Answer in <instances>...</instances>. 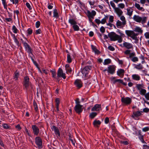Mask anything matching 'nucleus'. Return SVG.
<instances>
[{
    "label": "nucleus",
    "mask_w": 149,
    "mask_h": 149,
    "mask_svg": "<svg viewBox=\"0 0 149 149\" xmlns=\"http://www.w3.org/2000/svg\"><path fill=\"white\" fill-rule=\"evenodd\" d=\"M72 60L70 54H68L67 55V61L68 63H70L72 62Z\"/></svg>",
    "instance_id": "4c0bfd02"
},
{
    "label": "nucleus",
    "mask_w": 149,
    "mask_h": 149,
    "mask_svg": "<svg viewBox=\"0 0 149 149\" xmlns=\"http://www.w3.org/2000/svg\"><path fill=\"white\" fill-rule=\"evenodd\" d=\"M118 6L119 8L123 9L124 8L125 6L124 4L120 3L118 4Z\"/></svg>",
    "instance_id": "052dcab7"
},
{
    "label": "nucleus",
    "mask_w": 149,
    "mask_h": 149,
    "mask_svg": "<svg viewBox=\"0 0 149 149\" xmlns=\"http://www.w3.org/2000/svg\"><path fill=\"white\" fill-rule=\"evenodd\" d=\"M101 105L100 104H96L94 105V107L91 109V111H98L101 110Z\"/></svg>",
    "instance_id": "dca6fc26"
},
{
    "label": "nucleus",
    "mask_w": 149,
    "mask_h": 149,
    "mask_svg": "<svg viewBox=\"0 0 149 149\" xmlns=\"http://www.w3.org/2000/svg\"><path fill=\"white\" fill-rule=\"evenodd\" d=\"M114 10L119 16H121L123 13L122 11L118 8H115Z\"/></svg>",
    "instance_id": "bb28decb"
},
{
    "label": "nucleus",
    "mask_w": 149,
    "mask_h": 149,
    "mask_svg": "<svg viewBox=\"0 0 149 149\" xmlns=\"http://www.w3.org/2000/svg\"><path fill=\"white\" fill-rule=\"evenodd\" d=\"M88 18H94V16H93V15H92L91 13L90 12H88Z\"/></svg>",
    "instance_id": "0e129e2a"
},
{
    "label": "nucleus",
    "mask_w": 149,
    "mask_h": 149,
    "mask_svg": "<svg viewBox=\"0 0 149 149\" xmlns=\"http://www.w3.org/2000/svg\"><path fill=\"white\" fill-rule=\"evenodd\" d=\"M111 62V60L110 59L107 58L104 60L103 64L104 65H107L110 64Z\"/></svg>",
    "instance_id": "473e14b6"
},
{
    "label": "nucleus",
    "mask_w": 149,
    "mask_h": 149,
    "mask_svg": "<svg viewBox=\"0 0 149 149\" xmlns=\"http://www.w3.org/2000/svg\"><path fill=\"white\" fill-rule=\"evenodd\" d=\"M136 87L137 88V90L139 91L141 89H143L142 88L143 87V86L142 84H137L136 85Z\"/></svg>",
    "instance_id": "a19ab883"
},
{
    "label": "nucleus",
    "mask_w": 149,
    "mask_h": 149,
    "mask_svg": "<svg viewBox=\"0 0 149 149\" xmlns=\"http://www.w3.org/2000/svg\"><path fill=\"white\" fill-rule=\"evenodd\" d=\"M68 22L71 25H72V27L74 31H78L79 30V28L78 25H77V22L72 17H70L68 20Z\"/></svg>",
    "instance_id": "20e7f679"
},
{
    "label": "nucleus",
    "mask_w": 149,
    "mask_h": 149,
    "mask_svg": "<svg viewBox=\"0 0 149 149\" xmlns=\"http://www.w3.org/2000/svg\"><path fill=\"white\" fill-rule=\"evenodd\" d=\"M75 103L76 105H81L80 104V102L79 100V98H77L75 100Z\"/></svg>",
    "instance_id": "6e6d98bb"
},
{
    "label": "nucleus",
    "mask_w": 149,
    "mask_h": 149,
    "mask_svg": "<svg viewBox=\"0 0 149 149\" xmlns=\"http://www.w3.org/2000/svg\"><path fill=\"white\" fill-rule=\"evenodd\" d=\"M91 47L93 51L96 54H98L99 53V51L93 45H91Z\"/></svg>",
    "instance_id": "2f4dec72"
},
{
    "label": "nucleus",
    "mask_w": 149,
    "mask_h": 149,
    "mask_svg": "<svg viewBox=\"0 0 149 149\" xmlns=\"http://www.w3.org/2000/svg\"><path fill=\"white\" fill-rule=\"evenodd\" d=\"M144 35L146 39H149V33L148 32H146L144 33Z\"/></svg>",
    "instance_id": "338daca9"
},
{
    "label": "nucleus",
    "mask_w": 149,
    "mask_h": 149,
    "mask_svg": "<svg viewBox=\"0 0 149 149\" xmlns=\"http://www.w3.org/2000/svg\"><path fill=\"white\" fill-rule=\"evenodd\" d=\"M108 17L107 16H105V17L102 19L100 21V23L102 24H104L106 22L107 20L108 19Z\"/></svg>",
    "instance_id": "58836bf2"
},
{
    "label": "nucleus",
    "mask_w": 149,
    "mask_h": 149,
    "mask_svg": "<svg viewBox=\"0 0 149 149\" xmlns=\"http://www.w3.org/2000/svg\"><path fill=\"white\" fill-rule=\"evenodd\" d=\"M134 32V31L131 30H126L125 31L126 34L128 36L130 37L131 35H132V34Z\"/></svg>",
    "instance_id": "f704fd0d"
},
{
    "label": "nucleus",
    "mask_w": 149,
    "mask_h": 149,
    "mask_svg": "<svg viewBox=\"0 0 149 149\" xmlns=\"http://www.w3.org/2000/svg\"><path fill=\"white\" fill-rule=\"evenodd\" d=\"M125 24V22H121L119 20H117L116 24V27L118 28H121L123 27Z\"/></svg>",
    "instance_id": "4468645a"
},
{
    "label": "nucleus",
    "mask_w": 149,
    "mask_h": 149,
    "mask_svg": "<svg viewBox=\"0 0 149 149\" xmlns=\"http://www.w3.org/2000/svg\"><path fill=\"white\" fill-rule=\"evenodd\" d=\"M138 35V34L135 33L134 32L132 34V35L130 36L131 38L133 40H135L136 41H138V40L137 38V36Z\"/></svg>",
    "instance_id": "c85d7f7f"
},
{
    "label": "nucleus",
    "mask_w": 149,
    "mask_h": 149,
    "mask_svg": "<svg viewBox=\"0 0 149 149\" xmlns=\"http://www.w3.org/2000/svg\"><path fill=\"white\" fill-rule=\"evenodd\" d=\"M13 40H14V41L15 42L16 44L17 45L18 47H19L20 46V44L19 41L17 39V38L13 39Z\"/></svg>",
    "instance_id": "37998d69"
},
{
    "label": "nucleus",
    "mask_w": 149,
    "mask_h": 149,
    "mask_svg": "<svg viewBox=\"0 0 149 149\" xmlns=\"http://www.w3.org/2000/svg\"><path fill=\"white\" fill-rule=\"evenodd\" d=\"M129 55V57L130 59H131L132 57H133L135 55V53L134 52L131 53H130Z\"/></svg>",
    "instance_id": "4d7b16f0"
},
{
    "label": "nucleus",
    "mask_w": 149,
    "mask_h": 149,
    "mask_svg": "<svg viewBox=\"0 0 149 149\" xmlns=\"http://www.w3.org/2000/svg\"><path fill=\"white\" fill-rule=\"evenodd\" d=\"M134 31L137 32L138 34H142L143 32V30L141 28L139 27L136 26L134 29Z\"/></svg>",
    "instance_id": "5701e85b"
},
{
    "label": "nucleus",
    "mask_w": 149,
    "mask_h": 149,
    "mask_svg": "<svg viewBox=\"0 0 149 149\" xmlns=\"http://www.w3.org/2000/svg\"><path fill=\"white\" fill-rule=\"evenodd\" d=\"M101 124V122L99 120H95L93 122V124L94 126L98 127Z\"/></svg>",
    "instance_id": "cd10ccee"
},
{
    "label": "nucleus",
    "mask_w": 149,
    "mask_h": 149,
    "mask_svg": "<svg viewBox=\"0 0 149 149\" xmlns=\"http://www.w3.org/2000/svg\"><path fill=\"white\" fill-rule=\"evenodd\" d=\"M142 112V111H134L133 113V114L132 115V117L133 118H137L141 115V113Z\"/></svg>",
    "instance_id": "aec40b11"
},
{
    "label": "nucleus",
    "mask_w": 149,
    "mask_h": 149,
    "mask_svg": "<svg viewBox=\"0 0 149 149\" xmlns=\"http://www.w3.org/2000/svg\"><path fill=\"white\" fill-rule=\"evenodd\" d=\"M40 25V22L39 21H38L36 23V28H38L39 27Z\"/></svg>",
    "instance_id": "680f3d73"
},
{
    "label": "nucleus",
    "mask_w": 149,
    "mask_h": 149,
    "mask_svg": "<svg viewBox=\"0 0 149 149\" xmlns=\"http://www.w3.org/2000/svg\"><path fill=\"white\" fill-rule=\"evenodd\" d=\"M65 70L67 73H70L72 72V69L70 67L66 68Z\"/></svg>",
    "instance_id": "8fccbe9b"
},
{
    "label": "nucleus",
    "mask_w": 149,
    "mask_h": 149,
    "mask_svg": "<svg viewBox=\"0 0 149 149\" xmlns=\"http://www.w3.org/2000/svg\"><path fill=\"white\" fill-rule=\"evenodd\" d=\"M33 106L35 110L37 111L38 110V107L37 104L36 102H33Z\"/></svg>",
    "instance_id": "3c124183"
},
{
    "label": "nucleus",
    "mask_w": 149,
    "mask_h": 149,
    "mask_svg": "<svg viewBox=\"0 0 149 149\" xmlns=\"http://www.w3.org/2000/svg\"><path fill=\"white\" fill-rule=\"evenodd\" d=\"M132 79L135 80L139 81L140 79V76L138 74H134L132 75Z\"/></svg>",
    "instance_id": "393cba45"
},
{
    "label": "nucleus",
    "mask_w": 149,
    "mask_h": 149,
    "mask_svg": "<svg viewBox=\"0 0 149 149\" xmlns=\"http://www.w3.org/2000/svg\"><path fill=\"white\" fill-rule=\"evenodd\" d=\"M114 17L113 16H110L109 17V22L112 23L113 21Z\"/></svg>",
    "instance_id": "5fc2aeb1"
},
{
    "label": "nucleus",
    "mask_w": 149,
    "mask_h": 149,
    "mask_svg": "<svg viewBox=\"0 0 149 149\" xmlns=\"http://www.w3.org/2000/svg\"><path fill=\"white\" fill-rule=\"evenodd\" d=\"M9 17L10 18H5V19L6 22H10L12 21V15H10Z\"/></svg>",
    "instance_id": "de8ad7c7"
},
{
    "label": "nucleus",
    "mask_w": 149,
    "mask_h": 149,
    "mask_svg": "<svg viewBox=\"0 0 149 149\" xmlns=\"http://www.w3.org/2000/svg\"><path fill=\"white\" fill-rule=\"evenodd\" d=\"M123 47H125L127 49H130L133 48V45L130 43L124 42L123 43Z\"/></svg>",
    "instance_id": "f3484780"
},
{
    "label": "nucleus",
    "mask_w": 149,
    "mask_h": 149,
    "mask_svg": "<svg viewBox=\"0 0 149 149\" xmlns=\"http://www.w3.org/2000/svg\"><path fill=\"white\" fill-rule=\"evenodd\" d=\"M133 19L135 22L138 23H141L143 24L146 22L147 17H141L139 15H134Z\"/></svg>",
    "instance_id": "f03ea898"
},
{
    "label": "nucleus",
    "mask_w": 149,
    "mask_h": 149,
    "mask_svg": "<svg viewBox=\"0 0 149 149\" xmlns=\"http://www.w3.org/2000/svg\"><path fill=\"white\" fill-rule=\"evenodd\" d=\"M2 4L4 8L5 9H7V5L6 3V0H1Z\"/></svg>",
    "instance_id": "a18cd8bd"
},
{
    "label": "nucleus",
    "mask_w": 149,
    "mask_h": 149,
    "mask_svg": "<svg viewBox=\"0 0 149 149\" xmlns=\"http://www.w3.org/2000/svg\"><path fill=\"white\" fill-rule=\"evenodd\" d=\"M57 75H58V80H59L60 77H61L64 79L66 78L65 74L63 73V70L60 68H59L58 70Z\"/></svg>",
    "instance_id": "9b49d317"
},
{
    "label": "nucleus",
    "mask_w": 149,
    "mask_h": 149,
    "mask_svg": "<svg viewBox=\"0 0 149 149\" xmlns=\"http://www.w3.org/2000/svg\"><path fill=\"white\" fill-rule=\"evenodd\" d=\"M133 65L134 66V68L138 70H141L143 68V65L140 63L138 64H133Z\"/></svg>",
    "instance_id": "4be33fe9"
},
{
    "label": "nucleus",
    "mask_w": 149,
    "mask_h": 149,
    "mask_svg": "<svg viewBox=\"0 0 149 149\" xmlns=\"http://www.w3.org/2000/svg\"><path fill=\"white\" fill-rule=\"evenodd\" d=\"M131 61H132L133 62H137L139 61V59L137 57L134 56L131 59Z\"/></svg>",
    "instance_id": "ea45409f"
},
{
    "label": "nucleus",
    "mask_w": 149,
    "mask_h": 149,
    "mask_svg": "<svg viewBox=\"0 0 149 149\" xmlns=\"http://www.w3.org/2000/svg\"><path fill=\"white\" fill-rule=\"evenodd\" d=\"M127 15L130 16H131L132 14L133 10L131 8H127Z\"/></svg>",
    "instance_id": "7c9ffc66"
},
{
    "label": "nucleus",
    "mask_w": 149,
    "mask_h": 149,
    "mask_svg": "<svg viewBox=\"0 0 149 149\" xmlns=\"http://www.w3.org/2000/svg\"><path fill=\"white\" fill-rule=\"evenodd\" d=\"M111 81L113 84H116V82H118L119 83L121 84L122 83L123 80L119 79H116L115 77H112L110 78Z\"/></svg>",
    "instance_id": "6ab92c4d"
},
{
    "label": "nucleus",
    "mask_w": 149,
    "mask_h": 149,
    "mask_svg": "<svg viewBox=\"0 0 149 149\" xmlns=\"http://www.w3.org/2000/svg\"><path fill=\"white\" fill-rule=\"evenodd\" d=\"M135 134L138 136V138L139 140L143 143H146L143 139V135H142L141 134V132L140 130H138L137 131H135Z\"/></svg>",
    "instance_id": "0eeeda50"
},
{
    "label": "nucleus",
    "mask_w": 149,
    "mask_h": 149,
    "mask_svg": "<svg viewBox=\"0 0 149 149\" xmlns=\"http://www.w3.org/2000/svg\"><path fill=\"white\" fill-rule=\"evenodd\" d=\"M53 17L56 19L58 18L59 17L58 10L56 9H54V10Z\"/></svg>",
    "instance_id": "c756f323"
},
{
    "label": "nucleus",
    "mask_w": 149,
    "mask_h": 149,
    "mask_svg": "<svg viewBox=\"0 0 149 149\" xmlns=\"http://www.w3.org/2000/svg\"><path fill=\"white\" fill-rule=\"evenodd\" d=\"M19 73L18 72H17V71H16L15 73V76H14V79H15V80H17L18 79V78L19 77Z\"/></svg>",
    "instance_id": "49530a36"
},
{
    "label": "nucleus",
    "mask_w": 149,
    "mask_h": 149,
    "mask_svg": "<svg viewBox=\"0 0 149 149\" xmlns=\"http://www.w3.org/2000/svg\"><path fill=\"white\" fill-rule=\"evenodd\" d=\"M34 135L37 136L39 132V129L36 125H33L31 126Z\"/></svg>",
    "instance_id": "ddd939ff"
},
{
    "label": "nucleus",
    "mask_w": 149,
    "mask_h": 149,
    "mask_svg": "<svg viewBox=\"0 0 149 149\" xmlns=\"http://www.w3.org/2000/svg\"><path fill=\"white\" fill-rule=\"evenodd\" d=\"M35 142L39 148H42V141L40 137L39 136L36 137L35 139Z\"/></svg>",
    "instance_id": "6e6552de"
},
{
    "label": "nucleus",
    "mask_w": 149,
    "mask_h": 149,
    "mask_svg": "<svg viewBox=\"0 0 149 149\" xmlns=\"http://www.w3.org/2000/svg\"><path fill=\"white\" fill-rule=\"evenodd\" d=\"M125 73L124 70L123 69H120L118 70L117 72V75L121 78H123L124 75Z\"/></svg>",
    "instance_id": "a211bd4d"
},
{
    "label": "nucleus",
    "mask_w": 149,
    "mask_h": 149,
    "mask_svg": "<svg viewBox=\"0 0 149 149\" xmlns=\"http://www.w3.org/2000/svg\"><path fill=\"white\" fill-rule=\"evenodd\" d=\"M139 94L142 95H145L146 93V89L143 88L139 91Z\"/></svg>",
    "instance_id": "72a5a7b5"
},
{
    "label": "nucleus",
    "mask_w": 149,
    "mask_h": 149,
    "mask_svg": "<svg viewBox=\"0 0 149 149\" xmlns=\"http://www.w3.org/2000/svg\"><path fill=\"white\" fill-rule=\"evenodd\" d=\"M116 66L114 65H109L107 67V72L108 73L113 74L115 72Z\"/></svg>",
    "instance_id": "1a4fd4ad"
},
{
    "label": "nucleus",
    "mask_w": 149,
    "mask_h": 149,
    "mask_svg": "<svg viewBox=\"0 0 149 149\" xmlns=\"http://www.w3.org/2000/svg\"><path fill=\"white\" fill-rule=\"evenodd\" d=\"M50 72L52 73V77L53 78H54L55 79H56L59 81V80H58V75L56 76V72L54 70H51Z\"/></svg>",
    "instance_id": "a878e982"
},
{
    "label": "nucleus",
    "mask_w": 149,
    "mask_h": 149,
    "mask_svg": "<svg viewBox=\"0 0 149 149\" xmlns=\"http://www.w3.org/2000/svg\"><path fill=\"white\" fill-rule=\"evenodd\" d=\"M26 50L29 54H31L33 55V50L31 48L29 45L27 43H24V45Z\"/></svg>",
    "instance_id": "f8f14e48"
},
{
    "label": "nucleus",
    "mask_w": 149,
    "mask_h": 149,
    "mask_svg": "<svg viewBox=\"0 0 149 149\" xmlns=\"http://www.w3.org/2000/svg\"><path fill=\"white\" fill-rule=\"evenodd\" d=\"M41 30L40 29H38L36 30L35 31V33L36 34H40L41 33Z\"/></svg>",
    "instance_id": "bf43d9fd"
},
{
    "label": "nucleus",
    "mask_w": 149,
    "mask_h": 149,
    "mask_svg": "<svg viewBox=\"0 0 149 149\" xmlns=\"http://www.w3.org/2000/svg\"><path fill=\"white\" fill-rule=\"evenodd\" d=\"M74 84L78 88H80L82 86L81 81L80 79H76L74 82Z\"/></svg>",
    "instance_id": "2eb2a0df"
},
{
    "label": "nucleus",
    "mask_w": 149,
    "mask_h": 149,
    "mask_svg": "<svg viewBox=\"0 0 149 149\" xmlns=\"http://www.w3.org/2000/svg\"><path fill=\"white\" fill-rule=\"evenodd\" d=\"M108 49L111 51H114L115 50L114 48L111 45H110L108 47Z\"/></svg>",
    "instance_id": "13d9d810"
},
{
    "label": "nucleus",
    "mask_w": 149,
    "mask_h": 149,
    "mask_svg": "<svg viewBox=\"0 0 149 149\" xmlns=\"http://www.w3.org/2000/svg\"><path fill=\"white\" fill-rule=\"evenodd\" d=\"M2 125L3 127L5 129H9L10 128V126L8 125L7 124L4 123Z\"/></svg>",
    "instance_id": "c03bdc74"
},
{
    "label": "nucleus",
    "mask_w": 149,
    "mask_h": 149,
    "mask_svg": "<svg viewBox=\"0 0 149 149\" xmlns=\"http://www.w3.org/2000/svg\"><path fill=\"white\" fill-rule=\"evenodd\" d=\"M108 35L111 41H115L118 40L119 43L121 42L122 41V39L121 36L113 32L109 33Z\"/></svg>",
    "instance_id": "f257e3e1"
},
{
    "label": "nucleus",
    "mask_w": 149,
    "mask_h": 149,
    "mask_svg": "<svg viewBox=\"0 0 149 149\" xmlns=\"http://www.w3.org/2000/svg\"><path fill=\"white\" fill-rule=\"evenodd\" d=\"M145 97L147 100H149V92L146 93L145 95Z\"/></svg>",
    "instance_id": "774afa93"
},
{
    "label": "nucleus",
    "mask_w": 149,
    "mask_h": 149,
    "mask_svg": "<svg viewBox=\"0 0 149 149\" xmlns=\"http://www.w3.org/2000/svg\"><path fill=\"white\" fill-rule=\"evenodd\" d=\"M97 114V113L96 112H92L89 115V117L93 119L95 117Z\"/></svg>",
    "instance_id": "e433bc0d"
},
{
    "label": "nucleus",
    "mask_w": 149,
    "mask_h": 149,
    "mask_svg": "<svg viewBox=\"0 0 149 149\" xmlns=\"http://www.w3.org/2000/svg\"><path fill=\"white\" fill-rule=\"evenodd\" d=\"M120 19L122 21V22H125V24H126V22L125 18L124 16H121L120 17Z\"/></svg>",
    "instance_id": "864d4df0"
},
{
    "label": "nucleus",
    "mask_w": 149,
    "mask_h": 149,
    "mask_svg": "<svg viewBox=\"0 0 149 149\" xmlns=\"http://www.w3.org/2000/svg\"><path fill=\"white\" fill-rule=\"evenodd\" d=\"M56 106H59L60 103V100L59 98H56L55 99Z\"/></svg>",
    "instance_id": "79ce46f5"
},
{
    "label": "nucleus",
    "mask_w": 149,
    "mask_h": 149,
    "mask_svg": "<svg viewBox=\"0 0 149 149\" xmlns=\"http://www.w3.org/2000/svg\"><path fill=\"white\" fill-rule=\"evenodd\" d=\"M12 30L13 31V32L15 33H17L18 31V30L15 25H13V26Z\"/></svg>",
    "instance_id": "c9c22d12"
},
{
    "label": "nucleus",
    "mask_w": 149,
    "mask_h": 149,
    "mask_svg": "<svg viewBox=\"0 0 149 149\" xmlns=\"http://www.w3.org/2000/svg\"><path fill=\"white\" fill-rule=\"evenodd\" d=\"M26 31L28 35H31L33 33L32 30L30 28H29Z\"/></svg>",
    "instance_id": "09e8293b"
},
{
    "label": "nucleus",
    "mask_w": 149,
    "mask_h": 149,
    "mask_svg": "<svg viewBox=\"0 0 149 149\" xmlns=\"http://www.w3.org/2000/svg\"><path fill=\"white\" fill-rule=\"evenodd\" d=\"M83 106L82 105H75L74 109L77 113L79 114L83 111Z\"/></svg>",
    "instance_id": "9d476101"
},
{
    "label": "nucleus",
    "mask_w": 149,
    "mask_h": 149,
    "mask_svg": "<svg viewBox=\"0 0 149 149\" xmlns=\"http://www.w3.org/2000/svg\"><path fill=\"white\" fill-rule=\"evenodd\" d=\"M142 130L143 132H145L148 131H149V127L148 126L144 127L142 128Z\"/></svg>",
    "instance_id": "603ef678"
},
{
    "label": "nucleus",
    "mask_w": 149,
    "mask_h": 149,
    "mask_svg": "<svg viewBox=\"0 0 149 149\" xmlns=\"http://www.w3.org/2000/svg\"><path fill=\"white\" fill-rule=\"evenodd\" d=\"M23 86L27 90H28L29 87L31 89L33 88V86L31 82H29V77L27 76H26L24 77Z\"/></svg>",
    "instance_id": "7ed1b4c3"
},
{
    "label": "nucleus",
    "mask_w": 149,
    "mask_h": 149,
    "mask_svg": "<svg viewBox=\"0 0 149 149\" xmlns=\"http://www.w3.org/2000/svg\"><path fill=\"white\" fill-rule=\"evenodd\" d=\"M51 129L52 130L54 131L55 134L56 136H60V133L58 128L54 125H53L51 127Z\"/></svg>",
    "instance_id": "412c9836"
},
{
    "label": "nucleus",
    "mask_w": 149,
    "mask_h": 149,
    "mask_svg": "<svg viewBox=\"0 0 149 149\" xmlns=\"http://www.w3.org/2000/svg\"><path fill=\"white\" fill-rule=\"evenodd\" d=\"M26 6L29 10L32 9L31 6H30V4L29 3L27 2L26 3Z\"/></svg>",
    "instance_id": "69168bd1"
},
{
    "label": "nucleus",
    "mask_w": 149,
    "mask_h": 149,
    "mask_svg": "<svg viewBox=\"0 0 149 149\" xmlns=\"http://www.w3.org/2000/svg\"><path fill=\"white\" fill-rule=\"evenodd\" d=\"M91 69V66H86L83 69H81V72L83 76L85 77L87 76L89 71Z\"/></svg>",
    "instance_id": "423d86ee"
},
{
    "label": "nucleus",
    "mask_w": 149,
    "mask_h": 149,
    "mask_svg": "<svg viewBox=\"0 0 149 149\" xmlns=\"http://www.w3.org/2000/svg\"><path fill=\"white\" fill-rule=\"evenodd\" d=\"M135 7L139 10L142 12L144 11L145 9L143 7H140V5L137 3H135L134 4Z\"/></svg>",
    "instance_id": "b1692460"
},
{
    "label": "nucleus",
    "mask_w": 149,
    "mask_h": 149,
    "mask_svg": "<svg viewBox=\"0 0 149 149\" xmlns=\"http://www.w3.org/2000/svg\"><path fill=\"white\" fill-rule=\"evenodd\" d=\"M100 31L102 33H103L105 31V29L103 26H102L100 29Z\"/></svg>",
    "instance_id": "e2e57ef3"
},
{
    "label": "nucleus",
    "mask_w": 149,
    "mask_h": 149,
    "mask_svg": "<svg viewBox=\"0 0 149 149\" xmlns=\"http://www.w3.org/2000/svg\"><path fill=\"white\" fill-rule=\"evenodd\" d=\"M122 103L125 105H128L131 104L132 102L131 98L128 97H123L121 99Z\"/></svg>",
    "instance_id": "39448f33"
}]
</instances>
